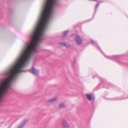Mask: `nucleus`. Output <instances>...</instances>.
Listing matches in <instances>:
<instances>
[{
  "instance_id": "12",
  "label": "nucleus",
  "mask_w": 128,
  "mask_h": 128,
  "mask_svg": "<svg viewBox=\"0 0 128 128\" xmlns=\"http://www.w3.org/2000/svg\"><path fill=\"white\" fill-rule=\"evenodd\" d=\"M65 107V105L64 104L62 103L59 104V108H64Z\"/></svg>"
},
{
  "instance_id": "14",
  "label": "nucleus",
  "mask_w": 128,
  "mask_h": 128,
  "mask_svg": "<svg viewBox=\"0 0 128 128\" xmlns=\"http://www.w3.org/2000/svg\"><path fill=\"white\" fill-rule=\"evenodd\" d=\"M99 5V4H98L96 5V6L95 7V12H94V14L96 12V11L97 9L98 8Z\"/></svg>"
},
{
  "instance_id": "6",
  "label": "nucleus",
  "mask_w": 128,
  "mask_h": 128,
  "mask_svg": "<svg viewBox=\"0 0 128 128\" xmlns=\"http://www.w3.org/2000/svg\"><path fill=\"white\" fill-rule=\"evenodd\" d=\"M27 122V120H24L20 124L18 125L17 128H22L24 125L26 124V123Z\"/></svg>"
},
{
  "instance_id": "17",
  "label": "nucleus",
  "mask_w": 128,
  "mask_h": 128,
  "mask_svg": "<svg viewBox=\"0 0 128 128\" xmlns=\"http://www.w3.org/2000/svg\"><path fill=\"white\" fill-rule=\"evenodd\" d=\"M94 77H94V76H93V78H94Z\"/></svg>"
},
{
  "instance_id": "2",
  "label": "nucleus",
  "mask_w": 128,
  "mask_h": 128,
  "mask_svg": "<svg viewBox=\"0 0 128 128\" xmlns=\"http://www.w3.org/2000/svg\"><path fill=\"white\" fill-rule=\"evenodd\" d=\"M62 128H68L69 127L68 123L64 119H63L62 122Z\"/></svg>"
},
{
  "instance_id": "5",
  "label": "nucleus",
  "mask_w": 128,
  "mask_h": 128,
  "mask_svg": "<svg viewBox=\"0 0 128 128\" xmlns=\"http://www.w3.org/2000/svg\"><path fill=\"white\" fill-rule=\"evenodd\" d=\"M75 40L77 42V44H80L82 43V40L78 36H76Z\"/></svg>"
},
{
  "instance_id": "11",
  "label": "nucleus",
  "mask_w": 128,
  "mask_h": 128,
  "mask_svg": "<svg viewBox=\"0 0 128 128\" xmlns=\"http://www.w3.org/2000/svg\"><path fill=\"white\" fill-rule=\"evenodd\" d=\"M62 45H63V46H65L67 48H68L70 46V45L69 44L66 43H60Z\"/></svg>"
},
{
  "instance_id": "7",
  "label": "nucleus",
  "mask_w": 128,
  "mask_h": 128,
  "mask_svg": "<svg viewBox=\"0 0 128 128\" xmlns=\"http://www.w3.org/2000/svg\"><path fill=\"white\" fill-rule=\"evenodd\" d=\"M105 56L107 58L111 59H117L119 57V56L118 55H115L112 56Z\"/></svg>"
},
{
  "instance_id": "10",
  "label": "nucleus",
  "mask_w": 128,
  "mask_h": 128,
  "mask_svg": "<svg viewBox=\"0 0 128 128\" xmlns=\"http://www.w3.org/2000/svg\"><path fill=\"white\" fill-rule=\"evenodd\" d=\"M68 32V30L64 32L63 33V36L64 37L67 36Z\"/></svg>"
},
{
  "instance_id": "16",
  "label": "nucleus",
  "mask_w": 128,
  "mask_h": 128,
  "mask_svg": "<svg viewBox=\"0 0 128 128\" xmlns=\"http://www.w3.org/2000/svg\"><path fill=\"white\" fill-rule=\"evenodd\" d=\"M102 1H100V2H102Z\"/></svg>"
},
{
  "instance_id": "4",
  "label": "nucleus",
  "mask_w": 128,
  "mask_h": 128,
  "mask_svg": "<svg viewBox=\"0 0 128 128\" xmlns=\"http://www.w3.org/2000/svg\"><path fill=\"white\" fill-rule=\"evenodd\" d=\"M75 40L77 42V44H80L82 43V40L78 36H76Z\"/></svg>"
},
{
  "instance_id": "1",
  "label": "nucleus",
  "mask_w": 128,
  "mask_h": 128,
  "mask_svg": "<svg viewBox=\"0 0 128 128\" xmlns=\"http://www.w3.org/2000/svg\"><path fill=\"white\" fill-rule=\"evenodd\" d=\"M11 89V88H0V106L3 98Z\"/></svg>"
},
{
  "instance_id": "3",
  "label": "nucleus",
  "mask_w": 128,
  "mask_h": 128,
  "mask_svg": "<svg viewBox=\"0 0 128 128\" xmlns=\"http://www.w3.org/2000/svg\"><path fill=\"white\" fill-rule=\"evenodd\" d=\"M29 71L30 72L35 75L37 76L38 75V71L35 69L34 67H32L31 69H30Z\"/></svg>"
},
{
  "instance_id": "13",
  "label": "nucleus",
  "mask_w": 128,
  "mask_h": 128,
  "mask_svg": "<svg viewBox=\"0 0 128 128\" xmlns=\"http://www.w3.org/2000/svg\"><path fill=\"white\" fill-rule=\"evenodd\" d=\"M91 41L92 43V44L94 45H97V43L96 42H94L93 40H92Z\"/></svg>"
},
{
  "instance_id": "9",
  "label": "nucleus",
  "mask_w": 128,
  "mask_h": 128,
  "mask_svg": "<svg viewBox=\"0 0 128 128\" xmlns=\"http://www.w3.org/2000/svg\"><path fill=\"white\" fill-rule=\"evenodd\" d=\"M86 96L88 100L90 101H92V96L91 94H86Z\"/></svg>"
},
{
  "instance_id": "15",
  "label": "nucleus",
  "mask_w": 128,
  "mask_h": 128,
  "mask_svg": "<svg viewBox=\"0 0 128 128\" xmlns=\"http://www.w3.org/2000/svg\"><path fill=\"white\" fill-rule=\"evenodd\" d=\"M90 1H98V0H89Z\"/></svg>"
},
{
  "instance_id": "8",
  "label": "nucleus",
  "mask_w": 128,
  "mask_h": 128,
  "mask_svg": "<svg viewBox=\"0 0 128 128\" xmlns=\"http://www.w3.org/2000/svg\"><path fill=\"white\" fill-rule=\"evenodd\" d=\"M56 99V98H53L50 99L48 101V104H52Z\"/></svg>"
}]
</instances>
